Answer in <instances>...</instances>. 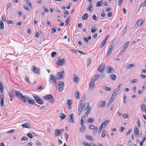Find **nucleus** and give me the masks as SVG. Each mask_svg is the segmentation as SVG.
Returning a JSON list of instances; mask_svg holds the SVG:
<instances>
[{
	"label": "nucleus",
	"instance_id": "obj_40",
	"mask_svg": "<svg viewBox=\"0 0 146 146\" xmlns=\"http://www.w3.org/2000/svg\"><path fill=\"white\" fill-rule=\"evenodd\" d=\"M4 28V24L2 21L0 22V29L2 30Z\"/></svg>",
	"mask_w": 146,
	"mask_h": 146
},
{
	"label": "nucleus",
	"instance_id": "obj_21",
	"mask_svg": "<svg viewBox=\"0 0 146 146\" xmlns=\"http://www.w3.org/2000/svg\"><path fill=\"white\" fill-rule=\"evenodd\" d=\"M103 0L98 1L97 3L96 6L98 7L101 6L103 4Z\"/></svg>",
	"mask_w": 146,
	"mask_h": 146
},
{
	"label": "nucleus",
	"instance_id": "obj_10",
	"mask_svg": "<svg viewBox=\"0 0 146 146\" xmlns=\"http://www.w3.org/2000/svg\"><path fill=\"white\" fill-rule=\"evenodd\" d=\"M64 71H62L58 72L57 74L58 79H62L64 78Z\"/></svg>",
	"mask_w": 146,
	"mask_h": 146
},
{
	"label": "nucleus",
	"instance_id": "obj_47",
	"mask_svg": "<svg viewBox=\"0 0 146 146\" xmlns=\"http://www.w3.org/2000/svg\"><path fill=\"white\" fill-rule=\"evenodd\" d=\"M4 96L3 94V93H1L0 94V99L4 100Z\"/></svg>",
	"mask_w": 146,
	"mask_h": 146
},
{
	"label": "nucleus",
	"instance_id": "obj_63",
	"mask_svg": "<svg viewBox=\"0 0 146 146\" xmlns=\"http://www.w3.org/2000/svg\"><path fill=\"white\" fill-rule=\"evenodd\" d=\"M126 96L125 95H124L123 97V103L125 104L126 103Z\"/></svg>",
	"mask_w": 146,
	"mask_h": 146
},
{
	"label": "nucleus",
	"instance_id": "obj_14",
	"mask_svg": "<svg viewBox=\"0 0 146 146\" xmlns=\"http://www.w3.org/2000/svg\"><path fill=\"white\" fill-rule=\"evenodd\" d=\"M144 22V20L142 19L139 20L137 23L136 26V27L141 26Z\"/></svg>",
	"mask_w": 146,
	"mask_h": 146
},
{
	"label": "nucleus",
	"instance_id": "obj_44",
	"mask_svg": "<svg viewBox=\"0 0 146 146\" xmlns=\"http://www.w3.org/2000/svg\"><path fill=\"white\" fill-rule=\"evenodd\" d=\"M23 7L26 10L28 11H30V8L25 5H23Z\"/></svg>",
	"mask_w": 146,
	"mask_h": 146
},
{
	"label": "nucleus",
	"instance_id": "obj_41",
	"mask_svg": "<svg viewBox=\"0 0 146 146\" xmlns=\"http://www.w3.org/2000/svg\"><path fill=\"white\" fill-rule=\"evenodd\" d=\"M36 102L40 105H42L43 104V101L42 99H40H40H39V100H38L37 102Z\"/></svg>",
	"mask_w": 146,
	"mask_h": 146
},
{
	"label": "nucleus",
	"instance_id": "obj_9",
	"mask_svg": "<svg viewBox=\"0 0 146 146\" xmlns=\"http://www.w3.org/2000/svg\"><path fill=\"white\" fill-rule=\"evenodd\" d=\"M95 82L94 81L90 80L89 86V89L90 90H93L95 87Z\"/></svg>",
	"mask_w": 146,
	"mask_h": 146
},
{
	"label": "nucleus",
	"instance_id": "obj_34",
	"mask_svg": "<svg viewBox=\"0 0 146 146\" xmlns=\"http://www.w3.org/2000/svg\"><path fill=\"white\" fill-rule=\"evenodd\" d=\"M8 94L10 97V101H12L13 100V95L12 93L11 92H9Z\"/></svg>",
	"mask_w": 146,
	"mask_h": 146
},
{
	"label": "nucleus",
	"instance_id": "obj_12",
	"mask_svg": "<svg viewBox=\"0 0 146 146\" xmlns=\"http://www.w3.org/2000/svg\"><path fill=\"white\" fill-rule=\"evenodd\" d=\"M100 75L98 74H96L94 75V76L92 77L91 80L95 82L99 78Z\"/></svg>",
	"mask_w": 146,
	"mask_h": 146
},
{
	"label": "nucleus",
	"instance_id": "obj_39",
	"mask_svg": "<svg viewBox=\"0 0 146 146\" xmlns=\"http://www.w3.org/2000/svg\"><path fill=\"white\" fill-rule=\"evenodd\" d=\"M35 144L37 145L38 146H41V143L37 140L35 141Z\"/></svg>",
	"mask_w": 146,
	"mask_h": 146
},
{
	"label": "nucleus",
	"instance_id": "obj_19",
	"mask_svg": "<svg viewBox=\"0 0 146 146\" xmlns=\"http://www.w3.org/2000/svg\"><path fill=\"white\" fill-rule=\"evenodd\" d=\"M112 70H113L112 67L110 66H108L106 69L107 72L110 73H111L112 72Z\"/></svg>",
	"mask_w": 146,
	"mask_h": 146
},
{
	"label": "nucleus",
	"instance_id": "obj_18",
	"mask_svg": "<svg viewBox=\"0 0 146 146\" xmlns=\"http://www.w3.org/2000/svg\"><path fill=\"white\" fill-rule=\"evenodd\" d=\"M21 126L23 128H32V127L27 122L24 123Z\"/></svg>",
	"mask_w": 146,
	"mask_h": 146
},
{
	"label": "nucleus",
	"instance_id": "obj_51",
	"mask_svg": "<svg viewBox=\"0 0 146 146\" xmlns=\"http://www.w3.org/2000/svg\"><path fill=\"white\" fill-rule=\"evenodd\" d=\"M83 144L85 146H91V145L89 144L88 143L85 142H83Z\"/></svg>",
	"mask_w": 146,
	"mask_h": 146
},
{
	"label": "nucleus",
	"instance_id": "obj_1",
	"mask_svg": "<svg viewBox=\"0 0 146 146\" xmlns=\"http://www.w3.org/2000/svg\"><path fill=\"white\" fill-rule=\"evenodd\" d=\"M15 94L17 98L21 99L24 102H26L27 100L28 102L30 104H34L35 103V100L27 95L24 96L22 94L16 90H14Z\"/></svg>",
	"mask_w": 146,
	"mask_h": 146
},
{
	"label": "nucleus",
	"instance_id": "obj_43",
	"mask_svg": "<svg viewBox=\"0 0 146 146\" xmlns=\"http://www.w3.org/2000/svg\"><path fill=\"white\" fill-rule=\"evenodd\" d=\"M146 5V0H145L142 3L141 5H140V7H143Z\"/></svg>",
	"mask_w": 146,
	"mask_h": 146
},
{
	"label": "nucleus",
	"instance_id": "obj_33",
	"mask_svg": "<svg viewBox=\"0 0 146 146\" xmlns=\"http://www.w3.org/2000/svg\"><path fill=\"white\" fill-rule=\"evenodd\" d=\"M33 96L36 102H37L38 100L40 98L39 96L36 94H34L33 95Z\"/></svg>",
	"mask_w": 146,
	"mask_h": 146
},
{
	"label": "nucleus",
	"instance_id": "obj_15",
	"mask_svg": "<svg viewBox=\"0 0 146 146\" xmlns=\"http://www.w3.org/2000/svg\"><path fill=\"white\" fill-rule=\"evenodd\" d=\"M89 103L88 102L84 103L82 107V110L85 111L90 107L88 106Z\"/></svg>",
	"mask_w": 146,
	"mask_h": 146
},
{
	"label": "nucleus",
	"instance_id": "obj_24",
	"mask_svg": "<svg viewBox=\"0 0 146 146\" xmlns=\"http://www.w3.org/2000/svg\"><path fill=\"white\" fill-rule=\"evenodd\" d=\"M91 110V107H89L88 109H87V110L84 113V115L85 116L87 117L88 115V114L90 112Z\"/></svg>",
	"mask_w": 146,
	"mask_h": 146
},
{
	"label": "nucleus",
	"instance_id": "obj_20",
	"mask_svg": "<svg viewBox=\"0 0 146 146\" xmlns=\"http://www.w3.org/2000/svg\"><path fill=\"white\" fill-rule=\"evenodd\" d=\"M69 121L72 123H74V114L73 113H72L70 114V118L69 119Z\"/></svg>",
	"mask_w": 146,
	"mask_h": 146
},
{
	"label": "nucleus",
	"instance_id": "obj_49",
	"mask_svg": "<svg viewBox=\"0 0 146 146\" xmlns=\"http://www.w3.org/2000/svg\"><path fill=\"white\" fill-rule=\"evenodd\" d=\"M145 107V105L144 104H142L141 105V110L143 111H144V110H145V109L146 108Z\"/></svg>",
	"mask_w": 146,
	"mask_h": 146
},
{
	"label": "nucleus",
	"instance_id": "obj_32",
	"mask_svg": "<svg viewBox=\"0 0 146 146\" xmlns=\"http://www.w3.org/2000/svg\"><path fill=\"white\" fill-rule=\"evenodd\" d=\"M75 96L76 97V99L77 100H78L79 98V92L78 91H77L76 92Z\"/></svg>",
	"mask_w": 146,
	"mask_h": 146
},
{
	"label": "nucleus",
	"instance_id": "obj_11",
	"mask_svg": "<svg viewBox=\"0 0 146 146\" xmlns=\"http://www.w3.org/2000/svg\"><path fill=\"white\" fill-rule=\"evenodd\" d=\"M49 79L50 80H52V82L55 83V85H56V78L54 75L51 74L50 75L49 77Z\"/></svg>",
	"mask_w": 146,
	"mask_h": 146
},
{
	"label": "nucleus",
	"instance_id": "obj_30",
	"mask_svg": "<svg viewBox=\"0 0 146 146\" xmlns=\"http://www.w3.org/2000/svg\"><path fill=\"white\" fill-rule=\"evenodd\" d=\"M105 101H102L99 104V106L100 108H103L105 106Z\"/></svg>",
	"mask_w": 146,
	"mask_h": 146
},
{
	"label": "nucleus",
	"instance_id": "obj_8",
	"mask_svg": "<svg viewBox=\"0 0 146 146\" xmlns=\"http://www.w3.org/2000/svg\"><path fill=\"white\" fill-rule=\"evenodd\" d=\"M33 72L36 74H40V69L39 68L35 67L34 66H33V68L32 69Z\"/></svg>",
	"mask_w": 146,
	"mask_h": 146
},
{
	"label": "nucleus",
	"instance_id": "obj_38",
	"mask_svg": "<svg viewBox=\"0 0 146 146\" xmlns=\"http://www.w3.org/2000/svg\"><path fill=\"white\" fill-rule=\"evenodd\" d=\"M60 114L61 115L59 116V117L62 119H64L66 117V115L63 113H62Z\"/></svg>",
	"mask_w": 146,
	"mask_h": 146
},
{
	"label": "nucleus",
	"instance_id": "obj_7",
	"mask_svg": "<svg viewBox=\"0 0 146 146\" xmlns=\"http://www.w3.org/2000/svg\"><path fill=\"white\" fill-rule=\"evenodd\" d=\"M43 98L44 99L47 100H50L51 102L53 103L52 101H54V99L52 95L51 94L47 95L44 96Z\"/></svg>",
	"mask_w": 146,
	"mask_h": 146
},
{
	"label": "nucleus",
	"instance_id": "obj_31",
	"mask_svg": "<svg viewBox=\"0 0 146 146\" xmlns=\"http://www.w3.org/2000/svg\"><path fill=\"white\" fill-rule=\"evenodd\" d=\"M87 10L90 12L93 9L92 4L90 3L88 7L87 8Z\"/></svg>",
	"mask_w": 146,
	"mask_h": 146
},
{
	"label": "nucleus",
	"instance_id": "obj_23",
	"mask_svg": "<svg viewBox=\"0 0 146 146\" xmlns=\"http://www.w3.org/2000/svg\"><path fill=\"white\" fill-rule=\"evenodd\" d=\"M4 86L1 81H0V92L3 93L4 91Z\"/></svg>",
	"mask_w": 146,
	"mask_h": 146
},
{
	"label": "nucleus",
	"instance_id": "obj_16",
	"mask_svg": "<svg viewBox=\"0 0 146 146\" xmlns=\"http://www.w3.org/2000/svg\"><path fill=\"white\" fill-rule=\"evenodd\" d=\"M74 78L73 80L74 82L75 83H78L79 81V78L78 77V76L76 75L75 74H74L73 75Z\"/></svg>",
	"mask_w": 146,
	"mask_h": 146
},
{
	"label": "nucleus",
	"instance_id": "obj_58",
	"mask_svg": "<svg viewBox=\"0 0 146 146\" xmlns=\"http://www.w3.org/2000/svg\"><path fill=\"white\" fill-rule=\"evenodd\" d=\"M0 106L1 107H3L4 106V100H1L0 102Z\"/></svg>",
	"mask_w": 146,
	"mask_h": 146
},
{
	"label": "nucleus",
	"instance_id": "obj_56",
	"mask_svg": "<svg viewBox=\"0 0 146 146\" xmlns=\"http://www.w3.org/2000/svg\"><path fill=\"white\" fill-rule=\"evenodd\" d=\"M88 64L87 65V66H88L90 64L91 61V60L90 58H89L88 59Z\"/></svg>",
	"mask_w": 146,
	"mask_h": 146
},
{
	"label": "nucleus",
	"instance_id": "obj_61",
	"mask_svg": "<svg viewBox=\"0 0 146 146\" xmlns=\"http://www.w3.org/2000/svg\"><path fill=\"white\" fill-rule=\"evenodd\" d=\"M111 88L108 87H106L105 88V90H107V91H110L111 90Z\"/></svg>",
	"mask_w": 146,
	"mask_h": 146
},
{
	"label": "nucleus",
	"instance_id": "obj_55",
	"mask_svg": "<svg viewBox=\"0 0 146 146\" xmlns=\"http://www.w3.org/2000/svg\"><path fill=\"white\" fill-rule=\"evenodd\" d=\"M28 138L27 137H23L22 139L21 140L22 141H27L28 140Z\"/></svg>",
	"mask_w": 146,
	"mask_h": 146
},
{
	"label": "nucleus",
	"instance_id": "obj_36",
	"mask_svg": "<svg viewBox=\"0 0 146 146\" xmlns=\"http://www.w3.org/2000/svg\"><path fill=\"white\" fill-rule=\"evenodd\" d=\"M94 120V119L92 118H88L87 121L88 123H92Z\"/></svg>",
	"mask_w": 146,
	"mask_h": 146
},
{
	"label": "nucleus",
	"instance_id": "obj_52",
	"mask_svg": "<svg viewBox=\"0 0 146 146\" xmlns=\"http://www.w3.org/2000/svg\"><path fill=\"white\" fill-rule=\"evenodd\" d=\"M105 43L106 42L103 40L102 42L101 43V45L100 46V48H102V47H103L104 46Z\"/></svg>",
	"mask_w": 146,
	"mask_h": 146
},
{
	"label": "nucleus",
	"instance_id": "obj_42",
	"mask_svg": "<svg viewBox=\"0 0 146 146\" xmlns=\"http://www.w3.org/2000/svg\"><path fill=\"white\" fill-rule=\"evenodd\" d=\"M134 133L136 135H139V130L138 128H135Z\"/></svg>",
	"mask_w": 146,
	"mask_h": 146
},
{
	"label": "nucleus",
	"instance_id": "obj_60",
	"mask_svg": "<svg viewBox=\"0 0 146 146\" xmlns=\"http://www.w3.org/2000/svg\"><path fill=\"white\" fill-rule=\"evenodd\" d=\"M15 131V129H12L7 132V133L8 134H9L13 133Z\"/></svg>",
	"mask_w": 146,
	"mask_h": 146
},
{
	"label": "nucleus",
	"instance_id": "obj_4",
	"mask_svg": "<svg viewBox=\"0 0 146 146\" xmlns=\"http://www.w3.org/2000/svg\"><path fill=\"white\" fill-rule=\"evenodd\" d=\"M122 85V84H120L118 86L113 90V93L111 96L114 97V98H115L116 96L118 93V91L120 89V87Z\"/></svg>",
	"mask_w": 146,
	"mask_h": 146
},
{
	"label": "nucleus",
	"instance_id": "obj_46",
	"mask_svg": "<svg viewBox=\"0 0 146 146\" xmlns=\"http://www.w3.org/2000/svg\"><path fill=\"white\" fill-rule=\"evenodd\" d=\"M138 81V80L137 79H132L131 81H130V82H131L132 84L135 83L137 82Z\"/></svg>",
	"mask_w": 146,
	"mask_h": 146
},
{
	"label": "nucleus",
	"instance_id": "obj_53",
	"mask_svg": "<svg viewBox=\"0 0 146 146\" xmlns=\"http://www.w3.org/2000/svg\"><path fill=\"white\" fill-rule=\"evenodd\" d=\"M97 30V29L95 27H93L91 30V32L92 33L95 32Z\"/></svg>",
	"mask_w": 146,
	"mask_h": 146
},
{
	"label": "nucleus",
	"instance_id": "obj_2",
	"mask_svg": "<svg viewBox=\"0 0 146 146\" xmlns=\"http://www.w3.org/2000/svg\"><path fill=\"white\" fill-rule=\"evenodd\" d=\"M64 86V84L63 81H60L58 82L56 87H58V91L59 92H61L62 91Z\"/></svg>",
	"mask_w": 146,
	"mask_h": 146
},
{
	"label": "nucleus",
	"instance_id": "obj_62",
	"mask_svg": "<svg viewBox=\"0 0 146 146\" xmlns=\"http://www.w3.org/2000/svg\"><path fill=\"white\" fill-rule=\"evenodd\" d=\"M129 41L126 42L123 46V47H125L126 48H127L128 47V45L129 44Z\"/></svg>",
	"mask_w": 146,
	"mask_h": 146
},
{
	"label": "nucleus",
	"instance_id": "obj_57",
	"mask_svg": "<svg viewBox=\"0 0 146 146\" xmlns=\"http://www.w3.org/2000/svg\"><path fill=\"white\" fill-rule=\"evenodd\" d=\"M123 0H118V6H120L122 3Z\"/></svg>",
	"mask_w": 146,
	"mask_h": 146
},
{
	"label": "nucleus",
	"instance_id": "obj_35",
	"mask_svg": "<svg viewBox=\"0 0 146 146\" xmlns=\"http://www.w3.org/2000/svg\"><path fill=\"white\" fill-rule=\"evenodd\" d=\"M134 66L133 64H128L127 66H126V68L127 69H129L131 68L134 67Z\"/></svg>",
	"mask_w": 146,
	"mask_h": 146
},
{
	"label": "nucleus",
	"instance_id": "obj_27",
	"mask_svg": "<svg viewBox=\"0 0 146 146\" xmlns=\"http://www.w3.org/2000/svg\"><path fill=\"white\" fill-rule=\"evenodd\" d=\"M85 118V116H82L81 118V123L82 125V126H83L84 127V126L83 125L84 124V119Z\"/></svg>",
	"mask_w": 146,
	"mask_h": 146
},
{
	"label": "nucleus",
	"instance_id": "obj_29",
	"mask_svg": "<svg viewBox=\"0 0 146 146\" xmlns=\"http://www.w3.org/2000/svg\"><path fill=\"white\" fill-rule=\"evenodd\" d=\"M86 139L92 141H93L94 140V139L93 138V137L92 136L89 135H86Z\"/></svg>",
	"mask_w": 146,
	"mask_h": 146
},
{
	"label": "nucleus",
	"instance_id": "obj_5",
	"mask_svg": "<svg viewBox=\"0 0 146 146\" xmlns=\"http://www.w3.org/2000/svg\"><path fill=\"white\" fill-rule=\"evenodd\" d=\"M114 44L113 42H112L110 44L109 48L107 54V56H109L110 54H111L112 51L113 50V48L114 46Z\"/></svg>",
	"mask_w": 146,
	"mask_h": 146
},
{
	"label": "nucleus",
	"instance_id": "obj_22",
	"mask_svg": "<svg viewBox=\"0 0 146 146\" xmlns=\"http://www.w3.org/2000/svg\"><path fill=\"white\" fill-rule=\"evenodd\" d=\"M72 103V100H71L68 99L67 100V104L68 107V109H70L71 108V106Z\"/></svg>",
	"mask_w": 146,
	"mask_h": 146
},
{
	"label": "nucleus",
	"instance_id": "obj_3",
	"mask_svg": "<svg viewBox=\"0 0 146 146\" xmlns=\"http://www.w3.org/2000/svg\"><path fill=\"white\" fill-rule=\"evenodd\" d=\"M60 57H58V61L57 62V64L60 66L64 65L66 63V61L65 58H63L62 59H60Z\"/></svg>",
	"mask_w": 146,
	"mask_h": 146
},
{
	"label": "nucleus",
	"instance_id": "obj_17",
	"mask_svg": "<svg viewBox=\"0 0 146 146\" xmlns=\"http://www.w3.org/2000/svg\"><path fill=\"white\" fill-rule=\"evenodd\" d=\"M109 121V120L105 121L104 122L102 123L100 128H102L103 127H106Z\"/></svg>",
	"mask_w": 146,
	"mask_h": 146
},
{
	"label": "nucleus",
	"instance_id": "obj_13",
	"mask_svg": "<svg viewBox=\"0 0 146 146\" xmlns=\"http://www.w3.org/2000/svg\"><path fill=\"white\" fill-rule=\"evenodd\" d=\"M105 66L104 64H102L98 68V71L100 72H102L105 70Z\"/></svg>",
	"mask_w": 146,
	"mask_h": 146
},
{
	"label": "nucleus",
	"instance_id": "obj_59",
	"mask_svg": "<svg viewBox=\"0 0 146 146\" xmlns=\"http://www.w3.org/2000/svg\"><path fill=\"white\" fill-rule=\"evenodd\" d=\"M56 53L55 52H54L51 53V56L52 57H54L56 55Z\"/></svg>",
	"mask_w": 146,
	"mask_h": 146
},
{
	"label": "nucleus",
	"instance_id": "obj_6",
	"mask_svg": "<svg viewBox=\"0 0 146 146\" xmlns=\"http://www.w3.org/2000/svg\"><path fill=\"white\" fill-rule=\"evenodd\" d=\"M64 130V129H56L55 131V136H58L61 135Z\"/></svg>",
	"mask_w": 146,
	"mask_h": 146
},
{
	"label": "nucleus",
	"instance_id": "obj_26",
	"mask_svg": "<svg viewBox=\"0 0 146 146\" xmlns=\"http://www.w3.org/2000/svg\"><path fill=\"white\" fill-rule=\"evenodd\" d=\"M116 77V76L113 74H111L110 75V78L113 81L115 80Z\"/></svg>",
	"mask_w": 146,
	"mask_h": 146
},
{
	"label": "nucleus",
	"instance_id": "obj_54",
	"mask_svg": "<svg viewBox=\"0 0 146 146\" xmlns=\"http://www.w3.org/2000/svg\"><path fill=\"white\" fill-rule=\"evenodd\" d=\"M114 98H114V97L111 96V98L110 99L109 101L111 103L113 102V99H114Z\"/></svg>",
	"mask_w": 146,
	"mask_h": 146
},
{
	"label": "nucleus",
	"instance_id": "obj_28",
	"mask_svg": "<svg viewBox=\"0 0 146 146\" xmlns=\"http://www.w3.org/2000/svg\"><path fill=\"white\" fill-rule=\"evenodd\" d=\"M26 2L27 5H29L31 8H32V5L31 2L29 1V0H25Z\"/></svg>",
	"mask_w": 146,
	"mask_h": 146
},
{
	"label": "nucleus",
	"instance_id": "obj_25",
	"mask_svg": "<svg viewBox=\"0 0 146 146\" xmlns=\"http://www.w3.org/2000/svg\"><path fill=\"white\" fill-rule=\"evenodd\" d=\"M88 15L87 13H84L82 17V20H86L87 19Z\"/></svg>",
	"mask_w": 146,
	"mask_h": 146
},
{
	"label": "nucleus",
	"instance_id": "obj_45",
	"mask_svg": "<svg viewBox=\"0 0 146 146\" xmlns=\"http://www.w3.org/2000/svg\"><path fill=\"white\" fill-rule=\"evenodd\" d=\"M91 129L93 130V134L96 135L98 130V128H90Z\"/></svg>",
	"mask_w": 146,
	"mask_h": 146
},
{
	"label": "nucleus",
	"instance_id": "obj_50",
	"mask_svg": "<svg viewBox=\"0 0 146 146\" xmlns=\"http://www.w3.org/2000/svg\"><path fill=\"white\" fill-rule=\"evenodd\" d=\"M70 17H68V19L66 20V23L65 24V25L66 26H67V25H68L70 21Z\"/></svg>",
	"mask_w": 146,
	"mask_h": 146
},
{
	"label": "nucleus",
	"instance_id": "obj_64",
	"mask_svg": "<svg viewBox=\"0 0 146 146\" xmlns=\"http://www.w3.org/2000/svg\"><path fill=\"white\" fill-rule=\"evenodd\" d=\"M82 106L79 105L78 107V111H82Z\"/></svg>",
	"mask_w": 146,
	"mask_h": 146
},
{
	"label": "nucleus",
	"instance_id": "obj_48",
	"mask_svg": "<svg viewBox=\"0 0 146 146\" xmlns=\"http://www.w3.org/2000/svg\"><path fill=\"white\" fill-rule=\"evenodd\" d=\"M25 80L28 83L30 84H32V83L31 82L29 81V77L28 76H26L25 77Z\"/></svg>",
	"mask_w": 146,
	"mask_h": 146
},
{
	"label": "nucleus",
	"instance_id": "obj_37",
	"mask_svg": "<svg viewBox=\"0 0 146 146\" xmlns=\"http://www.w3.org/2000/svg\"><path fill=\"white\" fill-rule=\"evenodd\" d=\"M12 5L11 3H8L6 6V10H8L9 8L11 7Z\"/></svg>",
	"mask_w": 146,
	"mask_h": 146
}]
</instances>
